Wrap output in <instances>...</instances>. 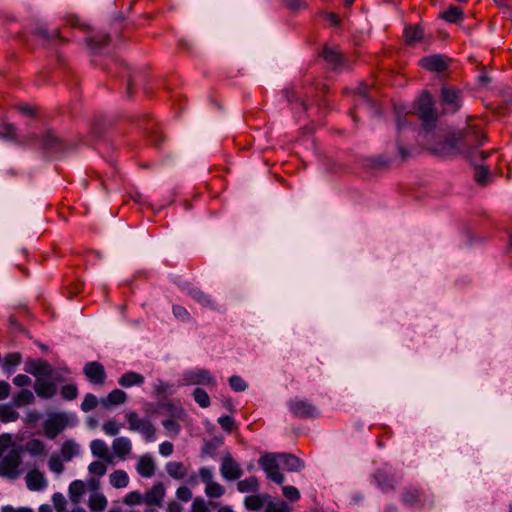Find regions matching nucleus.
Here are the masks:
<instances>
[{"mask_svg":"<svg viewBox=\"0 0 512 512\" xmlns=\"http://www.w3.org/2000/svg\"><path fill=\"white\" fill-rule=\"evenodd\" d=\"M281 460V464L288 472H299L304 468V462L297 456L289 453H266L259 459V465L265 471L267 478L278 485L285 482L284 475L279 471V463L277 459Z\"/></svg>","mask_w":512,"mask_h":512,"instance_id":"1","label":"nucleus"},{"mask_svg":"<svg viewBox=\"0 0 512 512\" xmlns=\"http://www.w3.org/2000/svg\"><path fill=\"white\" fill-rule=\"evenodd\" d=\"M462 155L471 163L476 164L478 161H484L489 156L478 148L486 141V137L480 127L474 124H468L464 129L457 132Z\"/></svg>","mask_w":512,"mask_h":512,"instance_id":"2","label":"nucleus"},{"mask_svg":"<svg viewBox=\"0 0 512 512\" xmlns=\"http://www.w3.org/2000/svg\"><path fill=\"white\" fill-rule=\"evenodd\" d=\"M417 113L422 121L424 138L429 140L432 129L435 127L437 122V113L434 109L432 96L428 91H424L420 96Z\"/></svg>","mask_w":512,"mask_h":512,"instance_id":"3","label":"nucleus"},{"mask_svg":"<svg viewBox=\"0 0 512 512\" xmlns=\"http://www.w3.org/2000/svg\"><path fill=\"white\" fill-rule=\"evenodd\" d=\"M401 503L411 509H422L433 504V496L417 485H408L402 489Z\"/></svg>","mask_w":512,"mask_h":512,"instance_id":"4","label":"nucleus"},{"mask_svg":"<svg viewBox=\"0 0 512 512\" xmlns=\"http://www.w3.org/2000/svg\"><path fill=\"white\" fill-rule=\"evenodd\" d=\"M428 149L438 157H450L462 155V150L457 133L445 135L435 143H429Z\"/></svg>","mask_w":512,"mask_h":512,"instance_id":"5","label":"nucleus"},{"mask_svg":"<svg viewBox=\"0 0 512 512\" xmlns=\"http://www.w3.org/2000/svg\"><path fill=\"white\" fill-rule=\"evenodd\" d=\"M71 417L66 412H53L50 413L47 419L43 422V432L48 439H55L67 427L73 426Z\"/></svg>","mask_w":512,"mask_h":512,"instance_id":"6","label":"nucleus"},{"mask_svg":"<svg viewBox=\"0 0 512 512\" xmlns=\"http://www.w3.org/2000/svg\"><path fill=\"white\" fill-rule=\"evenodd\" d=\"M128 422V428L131 431L139 432L146 442H153L156 440V428L148 419H142L134 411L128 412L125 415Z\"/></svg>","mask_w":512,"mask_h":512,"instance_id":"7","label":"nucleus"},{"mask_svg":"<svg viewBox=\"0 0 512 512\" xmlns=\"http://www.w3.org/2000/svg\"><path fill=\"white\" fill-rule=\"evenodd\" d=\"M440 101L446 112L457 113L462 107L463 93L455 86L444 85L441 88Z\"/></svg>","mask_w":512,"mask_h":512,"instance_id":"8","label":"nucleus"},{"mask_svg":"<svg viewBox=\"0 0 512 512\" xmlns=\"http://www.w3.org/2000/svg\"><path fill=\"white\" fill-rule=\"evenodd\" d=\"M183 384L215 387L217 385V381L209 370L196 368L187 370L183 373Z\"/></svg>","mask_w":512,"mask_h":512,"instance_id":"9","label":"nucleus"},{"mask_svg":"<svg viewBox=\"0 0 512 512\" xmlns=\"http://www.w3.org/2000/svg\"><path fill=\"white\" fill-rule=\"evenodd\" d=\"M291 414L297 418H317L320 411L311 402L303 399H293L288 402Z\"/></svg>","mask_w":512,"mask_h":512,"instance_id":"10","label":"nucleus"},{"mask_svg":"<svg viewBox=\"0 0 512 512\" xmlns=\"http://www.w3.org/2000/svg\"><path fill=\"white\" fill-rule=\"evenodd\" d=\"M21 462L20 453L16 450H11L0 460V476L9 479L17 478Z\"/></svg>","mask_w":512,"mask_h":512,"instance_id":"11","label":"nucleus"},{"mask_svg":"<svg viewBox=\"0 0 512 512\" xmlns=\"http://www.w3.org/2000/svg\"><path fill=\"white\" fill-rule=\"evenodd\" d=\"M25 371L37 379H42V377L46 378H54L55 381H61L58 376L55 375L54 369L52 366L45 360H28L25 363Z\"/></svg>","mask_w":512,"mask_h":512,"instance_id":"12","label":"nucleus"},{"mask_svg":"<svg viewBox=\"0 0 512 512\" xmlns=\"http://www.w3.org/2000/svg\"><path fill=\"white\" fill-rule=\"evenodd\" d=\"M397 133L398 137L396 140L397 148L400 157L405 160L410 156L409 149L402 143V135L406 136V138L411 137L414 138L416 134V128L411 125L407 120L398 118L397 119Z\"/></svg>","mask_w":512,"mask_h":512,"instance_id":"13","label":"nucleus"},{"mask_svg":"<svg viewBox=\"0 0 512 512\" xmlns=\"http://www.w3.org/2000/svg\"><path fill=\"white\" fill-rule=\"evenodd\" d=\"M373 479L378 488L384 493L393 492L396 488L395 476L387 465L377 469L373 474Z\"/></svg>","mask_w":512,"mask_h":512,"instance_id":"14","label":"nucleus"},{"mask_svg":"<svg viewBox=\"0 0 512 512\" xmlns=\"http://www.w3.org/2000/svg\"><path fill=\"white\" fill-rule=\"evenodd\" d=\"M450 61V58L443 54H433L421 58L418 64L427 71L442 73L447 70Z\"/></svg>","mask_w":512,"mask_h":512,"instance_id":"15","label":"nucleus"},{"mask_svg":"<svg viewBox=\"0 0 512 512\" xmlns=\"http://www.w3.org/2000/svg\"><path fill=\"white\" fill-rule=\"evenodd\" d=\"M220 472L222 477L228 481L239 479L243 471L239 464L233 459L230 453L223 456L221 460Z\"/></svg>","mask_w":512,"mask_h":512,"instance_id":"16","label":"nucleus"},{"mask_svg":"<svg viewBox=\"0 0 512 512\" xmlns=\"http://www.w3.org/2000/svg\"><path fill=\"white\" fill-rule=\"evenodd\" d=\"M83 373L93 385H103L106 380V371L98 361L87 362L83 367Z\"/></svg>","mask_w":512,"mask_h":512,"instance_id":"17","label":"nucleus"},{"mask_svg":"<svg viewBox=\"0 0 512 512\" xmlns=\"http://www.w3.org/2000/svg\"><path fill=\"white\" fill-rule=\"evenodd\" d=\"M34 391L41 399H51L57 393V384L55 381L36 379L34 383Z\"/></svg>","mask_w":512,"mask_h":512,"instance_id":"18","label":"nucleus"},{"mask_svg":"<svg viewBox=\"0 0 512 512\" xmlns=\"http://www.w3.org/2000/svg\"><path fill=\"white\" fill-rule=\"evenodd\" d=\"M41 146L43 150L51 155L58 154L64 150L62 140L51 131L42 136Z\"/></svg>","mask_w":512,"mask_h":512,"instance_id":"19","label":"nucleus"},{"mask_svg":"<svg viewBox=\"0 0 512 512\" xmlns=\"http://www.w3.org/2000/svg\"><path fill=\"white\" fill-rule=\"evenodd\" d=\"M321 56L333 70H338L344 65V57L341 51L334 47L325 46Z\"/></svg>","mask_w":512,"mask_h":512,"instance_id":"20","label":"nucleus"},{"mask_svg":"<svg viewBox=\"0 0 512 512\" xmlns=\"http://www.w3.org/2000/svg\"><path fill=\"white\" fill-rule=\"evenodd\" d=\"M25 480L28 489L31 491H41L47 486V481L44 477V474L37 469L29 471L25 477Z\"/></svg>","mask_w":512,"mask_h":512,"instance_id":"21","label":"nucleus"},{"mask_svg":"<svg viewBox=\"0 0 512 512\" xmlns=\"http://www.w3.org/2000/svg\"><path fill=\"white\" fill-rule=\"evenodd\" d=\"M188 295L195 302L200 304L202 307H205V308H208V309H211V310H216L217 309L216 303L211 298V296L209 294L205 293L204 291H202L201 289L197 288V287H193V286L190 287L188 289Z\"/></svg>","mask_w":512,"mask_h":512,"instance_id":"22","label":"nucleus"},{"mask_svg":"<svg viewBox=\"0 0 512 512\" xmlns=\"http://www.w3.org/2000/svg\"><path fill=\"white\" fill-rule=\"evenodd\" d=\"M165 496V488L161 482H158L152 486V488L145 493L144 503L151 506H160Z\"/></svg>","mask_w":512,"mask_h":512,"instance_id":"23","label":"nucleus"},{"mask_svg":"<svg viewBox=\"0 0 512 512\" xmlns=\"http://www.w3.org/2000/svg\"><path fill=\"white\" fill-rule=\"evenodd\" d=\"M155 462L151 455L144 454L139 457L136 470L138 474L144 478H150L155 474Z\"/></svg>","mask_w":512,"mask_h":512,"instance_id":"24","label":"nucleus"},{"mask_svg":"<svg viewBox=\"0 0 512 512\" xmlns=\"http://www.w3.org/2000/svg\"><path fill=\"white\" fill-rule=\"evenodd\" d=\"M404 38L407 45H415L424 39V29L421 25H408L404 29Z\"/></svg>","mask_w":512,"mask_h":512,"instance_id":"25","label":"nucleus"},{"mask_svg":"<svg viewBox=\"0 0 512 512\" xmlns=\"http://www.w3.org/2000/svg\"><path fill=\"white\" fill-rule=\"evenodd\" d=\"M144 382L145 377L142 374L135 371H128L118 379V384L123 388L142 386Z\"/></svg>","mask_w":512,"mask_h":512,"instance_id":"26","label":"nucleus"},{"mask_svg":"<svg viewBox=\"0 0 512 512\" xmlns=\"http://www.w3.org/2000/svg\"><path fill=\"white\" fill-rule=\"evenodd\" d=\"M112 449L117 457L124 460L131 453L132 444L127 437H117L113 440Z\"/></svg>","mask_w":512,"mask_h":512,"instance_id":"27","label":"nucleus"},{"mask_svg":"<svg viewBox=\"0 0 512 512\" xmlns=\"http://www.w3.org/2000/svg\"><path fill=\"white\" fill-rule=\"evenodd\" d=\"M126 401L127 394L121 389H114L109 392L105 398H102L100 403L104 408H110L112 406L123 404Z\"/></svg>","mask_w":512,"mask_h":512,"instance_id":"28","label":"nucleus"},{"mask_svg":"<svg viewBox=\"0 0 512 512\" xmlns=\"http://www.w3.org/2000/svg\"><path fill=\"white\" fill-rule=\"evenodd\" d=\"M113 65L117 69L120 77H127V95L132 96V88L134 85L135 77L131 74L130 68L126 63L119 59H113Z\"/></svg>","mask_w":512,"mask_h":512,"instance_id":"29","label":"nucleus"},{"mask_svg":"<svg viewBox=\"0 0 512 512\" xmlns=\"http://www.w3.org/2000/svg\"><path fill=\"white\" fill-rule=\"evenodd\" d=\"M144 121L146 124L144 125V130L146 131L148 137L150 138L151 143L160 148L161 142L163 140V136L161 132L157 129V124L154 120L150 118H145Z\"/></svg>","mask_w":512,"mask_h":512,"instance_id":"30","label":"nucleus"},{"mask_svg":"<svg viewBox=\"0 0 512 512\" xmlns=\"http://www.w3.org/2000/svg\"><path fill=\"white\" fill-rule=\"evenodd\" d=\"M269 498L270 496L268 494L250 495L245 497L244 506L249 511H259Z\"/></svg>","mask_w":512,"mask_h":512,"instance_id":"31","label":"nucleus"},{"mask_svg":"<svg viewBox=\"0 0 512 512\" xmlns=\"http://www.w3.org/2000/svg\"><path fill=\"white\" fill-rule=\"evenodd\" d=\"M166 472L176 480H182L187 476V468L182 462L170 461L165 466Z\"/></svg>","mask_w":512,"mask_h":512,"instance_id":"32","label":"nucleus"},{"mask_svg":"<svg viewBox=\"0 0 512 512\" xmlns=\"http://www.w3.org/2000/svg\"><path fill=\"white\" fill-rule=\"evenodd\" d=\"M90 449L93 456L106 461L110 460L109 450L106 443L101 439H95L90 443Z\"/></svg>","mask_w":512,"mask_h":512,"instance_id":"33","label":"nucleus"},{"mask_svg":"<svg viewBox=\"0 0 512 512\" xmlns=\"http://www.w3.org/2000/svg\"><path fill=\"white\" fill-rule=\"evenodd\" d=\"M35 401L34 394L28 390V389H22L20 390L14 397H13V404L16 407H21L24 405H30L33 404Z\"/></svg>","mask_w":512,"mask_h":512,"instance_id":"34","label":"nucleus"},{"mask_svg":"<svg viewBox=\"0 0 512 512\" xmlns=\"http://www.w3.org/2000/svg\"><path fill=\"white\" fill-rule=\"evenodd\" d=\"M110 484L115 488H125L129 483L128 474L124 470H115L110 474Z\"/></svg>","mask_w":512,"mask_h":512,"instance_id":"35","label":"nucleus"},{"mask_svg":"<svg viewBox=\"0 0 512 512\" xmlns=\"http://www.w3.org/2000/svg\"><path fill=\"white\" fill-rule=\"evenodd\" d=\"M237 489L241 493L257 492L259 490V482L257 477L251 476L237 483Z\"/></svg>","mask_w":512,"mask_h":512,"instance_id":"36","label":"nucleus"},{"mask_svg":"<svg viewBox=\"0 0 512 512\" xmlns=\"http://www.w3.org/2000/svg\"><path fill=\"white\" fill-rule=\"evenodd\" d=\"M85 493V484L81 480H74L69 485V494L71 501L78 503L80 497Z\"/></svg>","mask_w":512,"mask_h":512,"instance_id":"37","label":"nucleus"},{"mask_svg":"<svg viewBox=\"0 0 512 512\" xmlns=\"http://www.w3.org/2000/svg\"><path fill=\"white\" fill-rule=\"evenodd\" d=\"M153 390L157 396L172 395L175 392L174 385L157 379L153 383Z\"/></svg>","mask_w":512,"mask_h":512,"instance_id":"38","label":"nucleus"},{"mask_svg":"<svg viewBox=\"0 0 512 512\" xmlns=\"http://www.w3.org/2000/svg\"><path fill=\"white\" fill-rule=\"evenodd\" d=\"M45 448V444L39 439H31L25 445L26 451L32 456L44 454Z\"/></svg>","mask_w":512,"mask_h":512,"instance_id":"39","label":"nucleus"},{"mask_svg":"<svg viewBox=\"0 0 512 512\" xmlns=\"http://www.w3.org/2000/svg\"><path fill=\"white\" fill-rule=\"evenodd\" d=\"M442 18L450 23H458L463 19V11L457 6H451L443 12Z\"/></svg>","mask_w":512,"mask_h":512,"instance_id":"40","label":"nucleus"},{"mask_svg":"<svg viewBox=\"0 0 512 512\" xmlns=\"http://www.w3.org/2000/svg\"><path fill=\"white\" fill-rule=\"evenodd\" d=\"M109 42H110V36L108 34L102 33V34H97L93 38H90L88 40V45L91 47V49H93L95 52H97L98 50H100L103 47H105L106 45H108Z\"/></svg>","mask_w":512,"mask_h":512,"instance_id":"41","label":"nucleus"},{"mask_svg":"<svg viewBox=\"0 0 512 512\" xmlns=\"http://www.w3.org/2000/svg\"><path fill=\"white\" fill-rule=\"evenodd\" d=\"M18 417L19 413L10 405H0V420L3 423L14 422Z\"/></svg>","mask_w":512,"mask_h":512,"instance_id":"42","label":"nucleus"},{"mask_svg":"<svg viewBox=\"0 0 512 512\" xmlns=\"http://www.w3.org/2000/svg\"><path fill=\"white\" fill-rule=\"evenodd\" d=\"M78 452V446L73 440L65 441L61 446V455L64 460H71Z\"/></svg>","mask_w":512,"mask_h":512,"instance_id":"43","label":"nucleus"},{"mask_svg":"<svg viewBox=\"0 0 512 512\" xmlns=\"http://www.w3.org/2000/svg\"><path fill=\"white\" fill-rule=\"evenodd\" d=\"M88 505L92 511H103L107 506V500L102 494H93L89 498Z\"/></svg>","mask_w":512,"mask_h":512,"instance_id":"44","label":"nucleus"},{"mask_svg":"<svg viewBox=\"0 0 512 512\" xmlns=\"http://www.w3.org/2000/svg\"><path fill=\"white\" fill-rule=\"evenodd\" d=\"M0 138L17 142V129L13 124H4L0 129Z\"/></svg>","mask_w":512,"mask_h":512,"instance_id":"45","label":"nucleus"},{"mask_svg":"<svg viewBox=\"0 0 512 512\" xmlns=\"http://www.w3.org/2000/svg\"><path fill=\"white\" fill-rule=\"evenodd\" d=\"M60 395L64 400L72 401L78 396V387L76 384H66L60 389Z\"/></svg>","mask_w":512,"mask_h":512,"instance_id":"46","label":"nucleus"},{"mask_svg":"<svg viewBox=\"0 0 512 512\" xmlns=\"http://www.w3.org/2000/svg\"><path fill=\"white\" fill-rule=\"evenodd\" d=\"M193 398L195 402L202 408H207L210 405V397L202 388H196L193 391Z\"/></svg>","mask_w":512,"mask_h":512,"instance_id":"47","label":"nucleus"},{"mask_svg":"<svg viewBox=\"0 0 512 512\" xmlns=\"http://www.w3.org/2000/svg\"><path fill=\"white\" fill-rule=\"evenodd\" d=\"M205 493L210 498H220L225 493V489L217 482H211L206 485Z\"/></svg>","mask_w":512,"mask_h":512,"instance_id":"48","label":"nucleus"},{"mask_svg":"<svg viewBox=\"0 0 512 512\" xmlns=\"http://www.w3.org/2000/svg\"><path fill=\"white\" fill-rule=\"evenodd\" d=\"M223 444V440L221 438H213L212 440L205 443L203 447V453L214 457L216 455L217 450Z\"/></svg>","mask_w":512,"mask_h":512,"instance_id":"49","label":"nucleus"},{"mask_svg":"<svg viewBox=\"0 0 512 512\" xmlns=\"http://www.w3.org/2000/svg\"><path fill=\"white\" fill-rule=\"evenodd\" d=\"M489 177V169L487 166L478 165L475 166V181L481 185L484 186L487 184V179Z\"/></svg>","mask_w":512,"mask_h":512,"instance_id":"50","label":"nucleus"},{"mask_svg":"<svg viewBox=\"0 0 512 512\" xmlns=\"http://www.w3.org/2000/svg\"><path fill=\"white\" fill-rule=\"evenodd\" d=\"M98 403H99V401L94 394L87 393L84 396V399L81 403V410L83 412H89V411L95 409L97 407Z\"/></svg>","mask_w":512,"mask_h":512,"instance_id":"51","label":"nucleus"},{"mask_svg":"<svg viewBox=\"0 0 512 512\" xmlns=\"http://www.w3.org/2000/svg\"><path fill=\"white\" fill-rule=\"evenodd\" d=\"M88 471L93 476L101 477L105 475L107 471V466L105 463L101 461H94L90 463V465L88 466Z\"/></svg>","mask_w":512,"mask_h":512,"instance_id":"52","label":"nucleus"},{"mask_svg":"<svg viewBox=\"0 0 512 512\" xmlns=\"http://www.w3.org/2000/svg\"><path fill=\"white\" fill-rule=\"evenodd\" d=\"M229 385L235 392H243L247 388V383L238 375L229 378Z\"/></svg>","mask_w":512,"mask_h":512,"instance_id":"53","label":"nucleus"},{"mask_svg":"<svg viewBox=\"0 0 512 512\" xmlns=\"http://www.w3.org/2000/svg\"><path fill=\"white\" fill-rule=\"evenodd\" d=\"M21 363V355L19 353H9L4 358L3 366L6 370L14 368Z\"/></svg>","mask_w":512,"mask_h":512,"instance_id":"54","label":"nucleus"},{"mask_svg":"<svg viewBox=\"0 0 512 512\" xmlns=\"http://www.w3.org/2000/svg\"><path fill=\"white\" fill-rule=\"evenodd\" d=\"M172 312H173V315L183 321V322H186V321H189L190 318H191V315L190 313L188 312V310L181 306V305H173L172 306Z\"/></svg>","mask_w":512,"mask_h":512,"instance_id":"55","label":"nucleus"},{"mask_svg":"<svg viewBox=\"0 0 512 512\" xmlns=\"http://www.w3.org/2000/svg\"><path fill=\"white\" fill-rule=\"evenodd\" d=\"M142 502H144V497L138 491L129 492L124 498V503L126 505H135L140 504Z\"/></svg>","mask_w":512,"mask_h":512,"instance_id":"56","label":"nucleus"},{"mask_svg":"<svg viewBox=\"0 0 512 512\" xmlns=\"http://www.w3.org/2000/svg\"><path fill=\"white\" fill-rule=\"evenodd\" d=\"M283 495L290 501L294 502L300 499V492L299 490L294 486H284L283 489Z\"/></svg>","mask_w":512,"mask_h":512,"instance_id":"57","label":"nucleus"},{"mask_svg":"<svg viewBox=\"0 0 512 512\" xmlns=\"http://www.w3.org/2000/svg\"><path fill=\"white\" fill-rule=\"evenodd\" d=\"M218 423L221 428L228 433L232 432L235 425L234 419L228 415L221 416L218 419Z\"/></svg>","mask_w":512,"mask_h":512,"instance_id":"58","label":"nucleus"},{"mask_svg":"<svg viewBox=\"0 0 512 512\" xmlns=\"http://www.w3.org/2000/svg\"><path fill=\"white\" fill-rule=\"evenodd\" d=\"M48 466L52 472L57 473V474L62 473L64 470V466H63L61 460L55 455L50 457V459L48 461Z\"/></svg>","mask_w":512,"mask_h":512,"instance_id":"59","label":"nucleus"},{"mask_svg":"<svg viewBox=\"0 0 512 512\" xmlns=\"http://www.w3.org/2000/svg\"><path fill=\"white\" fill-rule=\"evenodd\" d=\"M265 512H291L287 504L284 502L274 503L269 502L266 506Z\"/></svg>","mask_w":512,"mask_h":512,"instance_id":"60","label":"nucleus"},{"mask_svg":"<svg viewBox=\"0 0 512 512\" xmlns=\"http://www.w3.org/2000/svg\"><path fill=\"white\" fill-rule=\"evenodd\" d=\"M52 501L57 512H64L66 508V500L61 493H55L52 496Z\"/></svg>","mask_w":512,"mask_h":512,"instance_id":"61","label":"nucleus"},{"mask_svg":"<svg viewBox=\"0 0 512 512\" xmlns=\"http://www.w3.org/2000/svg\"><path fill=\"white\" fill-rule=\"evenodd\" d=\"M104 433L109 436H116L119 433V426L114 420H109L103 424Z\"/></svg>","mask_w":512,"mask_h":512,"instance_id":"62","label":"nucleus"},{"mask_svg":"<svg viewBox=\"0 0 512 512\" xmlns=\"http://www.w3.org/2000/svg\"><path fill=\"white\" fill-rule=\"evenodd\" d=\"M191 512H209V509L205 501L201 497H197L192 503Z\"/></svg>","mask_w":512,"mask_h":512,"instance_id":"63","label":"nucleus"},{"mask_svg":"<svg viewBox=\"0 0 512 512\" xmlns=\"http://www.w3.org/2000/svg\"><path fill=\"white\" fill-rule=\"evenodd\" d=\"M198 475H199V478L201 479V481L206 483V485L208 483L213 482L212 481V479H213V472H212V469H210L208 467H201L198 470Z\"/></svg>","mask_w":512,"mask_h":512,"instance_id":"64","label":"nucleus"}]
</instances>
